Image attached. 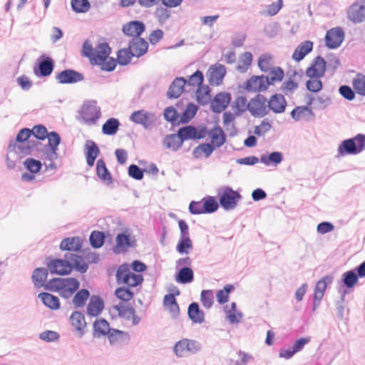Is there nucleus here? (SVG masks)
I'll return each instance as SVG.
<instances>
[{
    "label": "nucleus",
    "mask_w": 365,
    "mask_h": 365,
    "mask_svg": "<svg viewBox=\"0 0 365 365\" xmlns=\"http://www.w3.org/2000/svg\"><path fill=\"white\" fill-rule=\"evenodd\" d=\"M81 283L75 277H54L46 282L45 290L57 292L65 299L71 298L79 289Z\"/></svg>",
    "instance_id": "obj_1"
},
{
    "label": "nucleus",
    "mask_w": 365,
    "mask_h": 365,
    "mask_svg": "<svg viewBox=\"0 0 365 365\" xmlns=\"http://www.w3.org/2000/svg\"><path fill=\"white\" fill-rule=\"evenodd\" d=\"M365 149V135L359 133L354 138L344 140L338 147V155H357Z\"/></svg>",
    "instance_id": "obj_2"
},
{
    "label": "nucleus",
    "mask_w": 365,
    "mask_h": 365,
    "mask_svg": "<svg viewBox=\"0 0 365 365\" xmlns=\"http://www.w3.org/2000/svg\"><path fill=\"white\" fill-rule=\"evenodd\" d=\"M115 278L118 284H124L130 287H135L143 282V275L130 272L129 264L127 263H123L118 267Z\"/></svg>",
    "instance_id": "obj_3"
},
{
    "label": "nucleus",
    "mask_w": 365,
    "mask_h": 365,
    "mask_svg": "<svg viewBox=\"0 0 365 365\" xmlns=\"http://www.w3.org/2000/svg\"><path fill=\"white\" fill-rule=\"evenodd\" d=\"M217 196L220 205L227 211L234 210L242 197L238 191L228 185L222 187L218 191Z\"/></svg>",
    "instance_id": "obj_4"
},
{
    "label": "nucleus",
    "mask_w": 365,
    "mask_h": 365,
    "mask_svg": "<svg viewBox=\"0 0 365 365\" xmlns=\"http://www.w3.org/2000/svg\"><path fill=\"white\" fill-rule=\"evenodd\" d=\"M202 349L201 344L193 339H182L175 343L173 352L177 357H186L190 354H195Z\"/></svg>",
    "instance_id": "obj_5"
},
{
    "label": "nucleus",
    "mask_w": 365,
    "mask_h": 365,
    "mask_svg": "<svg viewBox=\"0 0 365 365\" xmlns=\"http://www.w3.org/2000/svg\"><path fill=\"white\" fill-rule=\"evenodd\" d=\"M45 262L49 272L60 276L68 275L71 273L70 261L66 258H53L51 256L46 257Z\"/></svg>",
    "instance_id": "obj_6"
},
{
    "label": "nucleus",
    "mask_w": 365,
    "mask_h": 365,
    "mask_svg": "<svg viewBox=\"0 0 365 365\" xmlns=\"http://www.w3.org/2000/svg\"><path fill=\"white\" fill-rule=\"evenodd\" d=\"M247 110L255 118H263L268 115L267 99L260 93L251 98L247 104Z\"/></svg>",
    "instance_id": "obj_7"
},
{
    "label": "nucleus",
    "mask_w": 365,
    "mask_h": 365,
    "mask_svg": "<svg viewBox=\"0 0 365 365\" xmlns=\"http://www.w3.org/2000/svg\"><path fill=\"white\" fill-rule=\"evenodd\" d=\"M41 143L36 140H31L29 141L22 143H9L8 145V153L18 155V158L31 155L33 151L38 150V145Z\"/></svg>",
    "instance_id": "obj_8"
},
{
    "label": "nucleus",
    "mask_w": 365,
    "mask_h": 365,
    "mask_svg": "<svg viewBox=\"0 0 365 365\" xmlns=\"http://www.w3.org/2000/svg\"><path fill=\"white\" fill-rule=\"evenodd\" d=\"M54 67L53 59L46 54H42L34 66V73L38 78L48 77L53 73Z\"/></svg>",
    "instance_id": "obj_9"
},
{
    "label": "nucleus",
    "mask_w": 365,
    "mask_h": 365,
    "mask_svg": "<svg viewBox=\"0 0 365 365\" xmlns=\"http://www.w3.org/2000/svg\"><path fill=\"white\" fill-rule=\"evenodd\" d=\"M344 37L345 34L342 28H332L326 33L324 37L325 46L329 49H336L341 45Z\"/></svg>",
    "instance_id": "obj_10"
},
{
    "label": "nucleus",
    "mask_w": 365,
    "mask_h": 365,
    "mask_svg": "<svg viewBox=\"0 0 365 365\" xmlns=\"http://www.w3.org/2000/svg\"><path fill=\"white\" fill-rule=\"evenodd\" d=\"M116 245L113 247V251L115 254H120L127 251L129 247H136V240L130 237L128 230L118 233L115 238Z\"/></svg>",
    "instance_id": "obj_11"
},
{
    "label": "nucleus",
    "mask_w": 365,
    "mask_h": 365,
    "mask_svg": "<svg viewBox=\"0 0 365 365\" xmlns=\"http://www.w3.org/2000/svg\"><path fill=\"white\" fill-rule=\"evenodd\" d=\"M130 120L141 125L145 130H150L155 123V115L144 110H139L130 115Z\"/></svg>",
    "instance_id": "obj_12"
},
{
    "label": "nucleus",
    "mask_w": 365,
    "mask_h": 365,
    "mask_svg": "<svg viewBox=\"0 0 365 365\" xmlns=\"http://www.w3.org/2000/svg\"><path fill=\"white\" fill-rule=\"evenodd\" d=\"M56 80L60 84H73L84 80V76L71 68L61 71L56 75Z\"/></svg>",
    "instance_id": "obj_13"
},
{
    "label": "nucleus",
    "mask_w": 365,
    "mask_h": 365,
    "mask_svg": "<svg viewBox=\"0 0 365 365\" xmlns=\"http://www.w3.org/2000/svg\"><path fill=\"white\" fill-rule=\"evenodd\" d=\"M81 115L86 123L94 125L101 117V108L96 105V101H93L83 105Z\"/></svg>",
    "instance_id": "obj_14"
},
{
    "label": "nucleus",
    "mask_w": 365,
    "mask_h": 365,
    "mask_svg": "<svg viewBox=\"0 0 365 365\" xmlns=\"http://www.w3.org/2000/svg\"><path fill=\"white\" fill-rule=\"evenodd\" d=\"M327 70V61L321 56H317L306 70V75L310 78H319L324 76Z\"/></svg>",
    "instance_id": "obj_15"
},
{
    "label": "nucleus",
    "mask_w": 365,
    "mask_h": 365,
    "mask_svg": "<svg viewBox=\"0 0 365 365\" xmlns=\"http://www.w3.org/2000/svg\"><path fill=\"white\" fill-rule=\"evenodd\" d=\"M232 96L228 92L217 93L210 103V110L215 113H220L230 105Z\"/></svg>",
    "instance_id": "obj_16"
},
{
    "label": "nucleus",
    "mask_w": 365,
    "mask_h": 365,
    "mask_svg": "<svg viewBox=\"0 0 365 365\" xmlns=\"http://www.w3.org/2000/svg\"><path fill=\"white\" fill-rule=\"evenodd\" d=\"M287 106L284 96L281 93H274L267 100L268 113L272 111L274 113L279 114L285 111Z\"/></svg>",
    "instance_id": "obj_17"
},
{
    "label": "nucleus",
    "mask_w": 365,
    "mask_h": 365,
    "mask_svg": "<svg viewBox=\"0 0 365 365\" xmlns=\"http://www.w3.org/2000/svg\"><path fill=\"white\" fill-rule=\"evenodd\" d=\"M105 308L103 299L97 294L91 295L86 307V314L89 317L99 316Z\"/></svg>",
    "instance_id": "obj_18"
},
{
    "label": "nucleus",
    "mask_w": 365,
    "mask_h": 365,
    "mask_svg": "<svg viewBox=\"0 0 365 365\" xmlns=\"http://www.w3.org/2000/svg\"><path fill=\"white\" fill-rule=\"evenodd\" d=\"M122 31L128 36L140 38V36L145 31V26L143 21H131L123 26Z\"/></svg>",
    "instance_id": "obj_19"
},
{
    "label": "nucleus",
    "mask_w": 365,
    "mask_h": 365,
    "mask_svg": "<svg viewBox=\"0 0 365 365\" xmlns=\"http://www.w3.org/2000/svg\"><path fill=\"white\" fill-rule=\"evenodd\" d=\"M267 79L266 76L261 75V76H253L249 79L246 81L244 86V89L246 90L248 92H255V93H259L262 91H265L267 89H262V85L264 86H266Z\"/></svg>",
    "instance_id": "obj_20"
},
{
    "label": "nucleus",
    "mask_w": 365,
    "mask_h": 365,
    "mask_svg": "<svg viewBox=\"0 0 365 365\" xmlns=\"http://www.w3.org/2000/svg\"><path fill=\"white\" fill-rule=\"evenodd\" d=\"M348 17L354 23H361L365 20V0L353 4L348 11Z\"/></svg>",
    "instance_id": "obj_21"
},
{
    "label": "nucleus",
    "mask_w": 365,
    "mask_h": 365,
    "mask_svg": "<svg viewBox=\"0 0 365 365\" xmlns=\"http://www.w3.org/2000/svg\"><path fill=\"white\" fill-rule=\"evenodd\" d=\"M149 44L143 38H133L128 43V48L135 57L140 58L148 51Z\"/></svg>",
    "instance_id": "obj_22"
},
{
    "label": "nucleus",
    "mask_w": 365,
    "mask_h": 365,
    "mask_svg": "<svg viewBox=\"0 0 365 365\" xmlns=\"http://www.w3.org/2000/svg\"><path fill=\"white\" fill-rule=\"evenodd\" d=\"M187 80L184 77H176L170 83L166 93L168 99L178 98L185 90Z\"/></svg>",
    "instance_id": "obj_23"
},
{
    "label": "nucleus",
    "mask_w": 365,
    "mask_h": 365,
    "mask_svg": "<svg viewBox=\"0 0 365 365\" xmlns=\"http://www.w3.org/2000/svg\"><path fill=\"white\" fill-rule=\"evenodd\" d=\"M208 137L210 139L209 143L215 149L222 146L227 141V135L219 125H215L209 130Z\"/></svg>",
    "instance_id": "obj_24"
},
{
    "label": "nucleus",
    "mask_w": 365,
    "mask_h": 365,
    "mask_svg": "<svg viewBox=\"0 0 365 365\" xmlns=\"http://www.w3.org/2000/svg\"><path fill=\"white\" fill-rule=\"evenodd\" d=\"M84 153L86 159V163L89 167H93L96 158L101 154V150L96 142L92 140H88L86 142Z\"/></svg>",
    "instance_id": "obj_25"
},
{
    "label": "nucleus",
    "mask_w": 365,
    "mask_h": 365,
    "mask_svg": "<svg viewBox=\"0 0 365 365\" xmlns=\"http://www.w3.org/2000/svg\"><path fill=\"white\" fill-rule=\"evenodd\" d=\"M70 321L71 325L78 333L79 337L81 338L86 334L87 327L83 313L80 311H74L70 316Z\"/></svg>",
    "instance_id": "obj_26"
},
{
    "label": "nucleus",
    "mask_w": 365,
    "mask_h": 365,
    "mask_svg": "<svg viewBox=\"0 0 365 365\" xmlns=\"http://www.w3.org/2000/svg\"><path fill=\"white\" fill-rule=\"evenodd\" d=\"M65 258L70 261L71 272L75 269L81 274H84L88 269V264L84 261L82 256L73 253H66Z\"/></svg>",
    "instance_id": "obj_27"
},
{
    "label": "nucleus",
    "mask_w": 365,
    "mask_h": 365,
    "mask_svg": "<svg viewBox=\"0 0 365 365\" xmlns=\"http://www.w3.org/2000/svg\"><path fill=\"white\" fill-rule=\"evenodd\" d=\"M208 71L210 72L208 77L210 84L219 86L222 83L226 75V67L222 64H216L211 66Z\"/></svg>",
    "instance_id": "obj_28"
},
{
    "label": "nucleus",
    "mask_w": 365,
    "mask_h": 365,
    "mask_svg": "<svg viewBox=\"0 0 365 365\" xmlns=\"http://www.w3.org/2000/svg\"><path fill=\"white\" fill-rule=\"evenodd\" d=\"M314 43L307 40L300 43L294 49L292 54V59L296 62H300L304 57L313 50Z\"/></svg>",
    "instance_id": "obj_29"
},
{
    "label": "nucleus",
    "mask_w": 365,
    "mask_h": 365,
    "mask_svg": "<svg viewBox=\"0 0 365 365\" xmlns=\"http://www.w3.org/2000/svg\"><path fill=\"white\" fill-rule=\"evenodd\" d=\"M48 272L49 271L47 267H38L34 270L31 279L35 288L38 289L43 287L45 289V286L48 282L46 279Z\"/></svg>",
    "instance_id": "obj_30"
},
{
    "label": "nucleus",
    "mask_w": 365,
    "mask_h": 365,
    "mask_svg": "<svg viewBox=\"0 0 365 365\" xmlns=\"http://www.w3.org/2000/svg\"><path fill=\"white\" fill-rule=\"evenodd\" d=\"M111 53V48L108 43H99L94 52V55L91 57V61L93 64H96V62H103L108 58L109 55Z\"/></svg>",
    "instance_id": "obj_31"
},
{
    "label": "nucleus",
    "mask_w": 365,
    "mask_h": 365,
    "mask_svg": "<svg viewBox=\"0 0 365 365\" xmlns=\"http://www.w3.org/2000/svg\"><path fill=\"white\" fill-rule=\"evenodd\" d=\"M73 296L72 304L76 309L84 307L91 297L90 291L86 288L78 289Z\"/></svg>",
    "instance_id": "obj_32"
},
{
    "label": "nucleus",
    "mask_w": 365,
    "mask_h": 365,
    "mask_svg": "<svg viewBox=\"0 0 365 365\" xmlns=\"http://www.w3.org/2000/svg\"><path fill=\"white\" fill-rule=\"evenodd\" d=\"M175 274V279L177 282L182 284H187L194 281V272L191 267H182L177 269Z\"/></svg>",
    "instance_id": "obj_33"
},
{
    "label": "nucleus",
    "mask_w": 365,
    "mask_h": 365,
    "mask_svg": "<svg viewBox=\"0 0 365 365\" xmlns=\"http://www.w3.org/2000/svg\"><path fill=\"white\" fill-rule=\"evenodd\" d=\"M82 243L83 241L79 237H66L61 241L60 249L63 251L80 252Z\"/></svg>",
    "instance_id": "obj_34"
},
{
    "label": "nucleus",
    "mask_w": 365,
    "mask_h": 365,
    "mask_svg": "<svg viewBox=\"0 0 365 365\" xmlns=\"http://www.w3.org/2000/svg\"><path fill=\"white\" fill-rule=\"evenodd\" d=\"M93 336L100 338L102 336H108L112 328L106 319L101 318L93 322Z\"/></svg>",
    "instance_id": "obj_35"
},
{
    "label": "nucleus",
    "mask_w": 365,
    "mask_h": 365,
    "mask_svg": "<svg viewBox=\"0 0 365 365\" xmlns=\"http://www.w3.org/2000/svg\"><path fill=\"white\" fill-rule=\"evenodd\" d=\"M96 175L102 182L108 185L112 184L113 182L112 175L107 168L106 163L103 158L97 160Z\"/></svg>",
    "instance_id": "obj_36"
},
{
    "label": "nucleus",
    "mask_w": 365,
    "mask_h": 365,
    "mask_svg": "<svg viewBox=\"0 0 365 365\" xmlns=\"http://www.w3.org/2000/svg\"><path fill=\"white\" fill-rule=\"evenodd\" d=\"M187 315L194 324H202L205 321V312L200 309L197 302H192L189 304Z\"/></svg>",
    "instance_id": "obj_37"
},
{
    "label": "nucleus",
    "mask_w": 365,
    "mask_h": 365,
    "mask_svg": "<svg viewBox=\"0 0 365 365\" xmlns=\"http://www.w3.org/2000/svg\"><path fill=\"white\" fill-rule=\"evenodd\" d=\"M43 304L52 310H58L61 308V302L58 297L49 292H41L38 294Z\"/></svg>",
    "instance_id": "obj_38"
},
{
    "label": "nucleus",
    "mask_w": 365,
    "mask_h": 365,
    "mask_svg": "<svg viewBox=\"0 0 365 365\" xmlns=\"http://www.w3.org/2000/svg\"><path fill=\"white\" fill-rule=\"evenodd\" d=\"M153 16L160 26H163L171 17L172 11L170 8L161 4L155 5Z\"/></svg>",
    "instance_id": "obj_39"
},
{
    "label": "nucleus",
    "mask_w": 365,
    "mask_h": 365,
    "mask_svg": "<svg viewBox=\"0 0 365 365\" xmlns=\"http://www.w3.org/2000/svg\"><path fill=\"white\" fill-rule=\"evenodd\" d=\"M333 280L334 277L330 274L325 275L320 279L315 285L314 296H316L317 299H319V297L323 298L327 287L331 284Z\"/></svg>",
    "instance_id": "obj_40"
},
{
    "label": "nucleus",
    "mask_w": 365,
    "mask_h": 365,
    "mask_svg": "<svg viewBox=\"0 0 365 365\" xmlns=\"http://www.w3.org/2000/svg\"><path fill=\"white\" fill-rule=\"evenodd\" d=\"M359 276L354 269L345 272L341 275L340 283L348 289H353L359 282Z\"/></svg>",
    "instance_id": "obj_41"
},
{
    "label": "nucleus",
    "mask_w": 365,
    "mask_h": 365,
    "mask_svg": "<svg viewBox=\"0 0 365 365\" xmlns=\"http://www.w3.org/2000/svg\"><path fill=\"white\" fill-rule=\"evenodd\" d=\"M109 343L113 345L118 341H130V336L128 332L112 328L108 335Z\"/></svg>",
    "instance_id": "obj_42"
},
{
    "label": "nucleus",
    "mask_w": 365,
    "mask_h": 365,
    "mask_svg": "<svg viewBox=\"0 0 365 365\" xmlns=\"http://www.w3.org/2000/svg\"><path fill=\"white\" fill-rule=\"evenodd\" d=\"M283 160V154L279 151H274L266 155L263 154L260 157V162L266 165H273L274 166L280 164Z\"/></svg>",
    "instance_id": "obj_43"
},
{
    "label": "nucleus",
    "mask_w": 365,
    "mask_h": 365,
    "mask_svg": "<svg viewBox=\"0 0 365 365\" xmlns=\"http://www.w3.org/2000/svg\"><path fill=\"white\" fill-rule=\"evenodd\" d=\"M199 108L193 103H187L185 109L180 114V122L182 124L188 123L197 114Z\"/></svg>",
    "instance_id": "obj_44"
},
{
    "label": "nucleus",
    "mask_w": 365,
    "mask_h": 365,
    "mask_svg": "<svg viewBox=\"0 0 365 365\" xmlns=\"http://www.w3.org/2000/svg\"><path fill=\"white\" fill-rule=\"evenodd\" d=\"M215 148L209 143H203L194 148L192 151L193 158L199 159L202 158V154L206 158H209L214 152Z\"/></svg>",
    "instance_id": "obj_45"
},
{
    "label": "nucleus",
    "mask_w": 365,
    "mask_h": 365,
    "mask_svg": "<svg viewBox=\"0 0 365 365\" xmlns=\"http://www.w3.org/2000/svg\"><path fill=\"white\" fill-rule=\"evenodd\" d=\"M270 74L272 75L270 78L268 76H266V79H267L266 86H267L264 87V85L262 84V87H263L262 89H267L269 86L274 84V83L276 81H278V82L282 81L284 76V70L281 67H279V66L272 67L270 71Z\"/></svg>",
    "instance_id": "obj_46"
},
{
    "label": "nucleus",
    "mask_w": 365,
    "mask_h": 365,
    "mask_svg": "<svg viewBox=\"0 0 365 365\" xmlns=\"http://www.w3.org/2000/svg\"><path fill=\"white\" fill-rule=\"evenodd\" d=\"M120 125L117 118H110L103 123L102 133L106 135H113L118 132Z\"/></svg>",
    "instance_id": "obj_47"
},
{
    "label": "nucleus",
    "mask_w": 365,
    "mask_h": 365,
    "mask_svg": "<svg viewBox=\"0 0 365 365\" xmlns=\"http://www.w3.org/2000/svg\"><path fill=\"white\" fill-rule=\"evenodd\" d=\"M203 214H211L217 210L220 204L215 197L205 196L202 199Z\"/></svg>",
    "instance_id": "obj_48"
},
{
    "label": "nucleus",
    "mask_w": 365,
    "mask_h": 365,
    "mask_svg": "<svg viewBox=\"0 0 365 365\" xmlns=\"http://www.w3.org/2000/svg\"><path fill=\"white\" fill-rule=\"evenodd\" d=\"M182 139L180 138L178 133L176 134H170L166 135L163 139V145L169 149L177 151L183 144L180 142Z\"/></svg>",
    "instance_id": "obj_49"
},
{
    "label": "nucleus",
    "mask_w": 365,
    "mask_h": 365,
    "mask_svg": "<svg viewBox=\"0 0 365 365\" xmlns=\"http://www.w3.org/2000/svg\"><path fill=\"white\" fill-rule=\"evenodd\" d=\"M106 237L104 232L92 231L89 237L91 246L94 249L101 248L105 243Z\"/></svg>",
    "instance_id": "obj_50"
},
{
    "label": "nucleus",
    "mask_w": 365,
    "mask_h": 365,
    "mask_svg": "<svg viewBox=\"0 0 365 365\" xmlns=\"http://www.w3.org/2000/svg\"><path fill=\"white\" fill-rule=\"evenodd\" d=\"M163 115L165 120L170 123L172 125H178L181 123V122H180V115L173 106L167 107L164 110Z\"/></svg>",
    "instance_id": "obj_51"
},
{
    "label": "nucleus",
    "mask_w": 365,
    "mask_h": 365,
    "mask_svg": "<svg viewBox=\"0 0 365 365\" xmlns=\"http://www.w3.org/2000/svg\"><path fill=\"white\" fill-rule=\"evenodd\" d=\"M352 86L358 95L365 96V75L357 73L352 80Z\"/></svg>",
    "instance_id": "obj_52"
},
{
    "label": "nucleus",
    "mask_w": 365,
    "mask_h": 365,
    "mask_svg": "<svg viewBox=\"0 0 365 365\" xmlns=\"http://www.w3.org/2000/svg\"><path fill=\"white\" fill-rule=\"evenodd\" d=\"M235 289V286L231 284H225L223 289L216 293L217 301L220 304H224L229 301V294Z\"/></svg>",
    "instance_id": "obj_53"
},
{
    "label": "nucleus",
    "mask_w": 365,
    "mask_h": 365,
    "mask_svg": "<svg viewBox=\"0 0 365 365\" xmlns=\"http://www.w3.org/2000/svg\"><path fill=\"white\" fill-rule=\"evenodd\" d=\"M195 126L187 125L180 128L178 130L180 138L182 139L180 142H184L187 140H195Z\"/></svg>",
    "instance_id": "obj_54"
},
{
    "label": "nucleus",
    "mask_w": 365,
    "mask_h": 365,
    "mask_svg": "<svg viewBox=\"0 0 365 365\" xmlns=\"http://www.w3.org/2000/svg\"><path fill=\"white\" fill-rule=\"evenodd\" d=\"M115 296L120 300L127 302L131 300L134 296L130 287H120L115 290Z\"/></svg>",
    "instance_id": "obj_55"
},
{
    "label": "nucleus",
    "mask_w": 365,
    "mask_h": 365,
    "mask_svg": "<svg viewBox=\"0 0 365 365\" xmlns=\"http://www.w3.org/2000/svg\"><path fill=\"white\" fill-rule=\"evenodd\" d=\"M133 54L130 51V48H121L117 52L116 61L120 66H126L130 63Z\"/></svg>",
    "instance_id": "obj_56"
},
{
    "label": "nucleus",
    "mask_w": 365,
    "mask_h": 365,
    "mask_svg": "<svg viewBox=\"0 0 365 365\" xmlns=\"http://www.w3.org/2000/svg\"><path fill=\"white\" fill-rule=\"evenodd\" d=\"M192 247V242L190 237H180L176 246V250L180 254H188Z\"/></svg>",
    "instance_id": "obj_57"
},
{
    "label": "nucleus",
    "mask_w": 365,
    "mask_h": 365,
    "mask_svg": "<svg viewBox=\"0 0 365 365\" xmlns=\"http://www.w3.org/2000/svg\"><path fill=\"white\" fill-rule=\"evenodd\" d=\"M71 5L72 10L78 14L86 13L91 8L88 0H71Z\"/></svg>",
    "instance_id": "obj_58"
},
{
    "label": "nucleus",
    "mask_w": 365,
    "mask_h": 365,
    "mask_svg": "<svg viewBox=\"0 0 365 365\" xmlns=\"http://www.w3.org/2000/svg\"><path fill=\"white\" fill-rule=\"evenodd\" d=\"M24 168L31 173H38L42 168V163L39 160L29 158L23 163Z\"/></svg>",
    "instance_id": "obj_59"
},
{
    "label": "nucleus",
    "mask_w": 365,
    "mask_h": 365,
    "mask_svg": "<svg viewBox=\"0 0 365 365\" xmlns=\"http://www.w3.org/2000/svg\"><path fill=\"white\" fill-rule=\"evenodd\" d=\"M247 100L245 96H238L235 102H234V108L236 109L235 112V115L236 116L241 115L243 113H245L246 110H247Z\"/></svg>",
    "instance_id": "obj_60"
},
{
    "label": "nucleus",
    "mask_w": 365,
    "mask_h": 365,
    "mask_svg": "<svg viewBox=\"0 0 365 365\" xmlns=\"http://www.w3.org/2000/svg\"><path fill=\"white\" fill-rule=\"evenodd\" d=\"M32 133H34L33 130L29 128H21L17 133L16 138L11 140L9 143H22L29 141Z\"/></svg>",
    "instance_id": "obj_61"
},
{
    "label": "nucleus",
    "mask_w": 365,
    "mask_h": 365,
    "mask_svg": "<svg viewBox=\"0 0 365 365\" xmlns=\"http://www.w3.org/2000/svg\"><path fill=\"white\" fill-rule=\"evenodd\" d=\"M145 172H147V169H142L135 164H131L128 168L129 177L136 180H141Z\"/></svg>",
    "instance_id": "obj_62"
},
{
    "label": "nucleus",
    "mask_w": 365,
    "mask_h": 365,
    "mask_svg": "<svg viewBox=\"0 0 365 365\" xmlns=\"http://www.w3.org/2000/svg\"><path fill=\"white\" fill-rule=\"evenodd\" d=\"M213 293L212 290L204 289L200 294V301L202 306L206 309H210L213 304Z\"/></svg>",
    "instance_id": "obj_63"
},
{
    "label": "nucleus",
    "mask_w": 365,
    "mask_h": 365,
    "mask_svg": "<svg viewBox=\"0 0 365 365\" xmlns=\"http://www.w3.org/2000/svg\"><path fill=\"white\" fill-rule=\"evenodd\" d=\"M203 82V73L200 70H197L189 76V79L187 81V84L192 86L197 85L198 87H202Z\"/></svg>",
    "instance_id": "obj_64"
}]
</instances>
